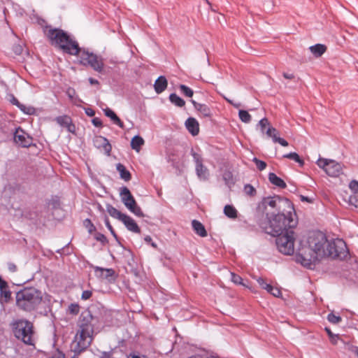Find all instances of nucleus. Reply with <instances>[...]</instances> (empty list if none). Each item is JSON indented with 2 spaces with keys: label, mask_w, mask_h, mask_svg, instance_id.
<instances>
[{
  "label": "nucleus",
  "mask_w": 358,
  "mask_h": 358,
  "mask_svg": "<svg viewBox=\"0 0 358 358\" xmlns=\"http://www.w3.org/2000/svg\"><path fill=\"white\" fill-rule=\"evenodd\" d=\"M45 34L52 45L58 47L65 53L79 56L82 64L89 65L99 73L103 71L104 64L102 59L88 51L81 50L78 42L63 30L48 28Z\"/></svg>",
  "instance_id": "nucleus-1"
},
{
  "label": "nucleus",
  "mask_w": 358,
  "mask_h": 358,
  "mask_svg": "<svg viewBox=\"0 0 358 358\" xmlns=\"http://www.w3.org/2000/svg\"><path fill=\"white\" fill-rule=\"evenodd\" d=\"M326 243V236L321 232H314L306 238L300 240L296 250V262L303 266L312 268L315 266L322 254V248Z\"/></svg>",
  "instance_id": "nucleus-2"
},
{
  "label": "nucleus",
  "mask_w": 358,
  "mask_h": 358,
  "mask_svg": "<svg viewBox=\"0 0 358 358\" xmlns=\"http://www.w3.org/2000/svg\"><path fill=\"white\" fill-rule=\"evenodd\" d=\"M257 210L258 213L265 215L268 218L280 212L294 211V207L288 199L275 195L264 197L259 203Z\"/></svg>",
  "instance_id": "nucleus-3"
},
{
  "label": "nucleus",
  "mask_w": 358,
  "mask_h": 358,
  "mask_svg": "<svg viewBox=\"0 0 358 358\" xmlns=\"http://www.w3.org/2000/svg\"><path fill=\"white\" fill-rule=\"evenodd\" d=\"M294 215H295L294 210L290 213L284 211L268 217L269 227L271 229L269 233L275 235L283 233L287 230H292V229L296 225V221L293 217Z\"/></svg>",
  "instance_id": "nucleus-4"
},
{
  "label": "nucleus",
  "mask_w": 358,
  "mask_h": 358,
  "mask_svg": "<svg viewBox=\"0 0 358 358\" xmlns=\"http://www.w3.org/2000/svg\"><path fill=\"white\" fill-rule=\"evenodd\" d=\"M322 250L324 251V254H322V258L327 257L333 259H343L347 257L348 254L345 241L340 238L330 241H328L326 238V243Z\"/></svg>",
  "instance_id": "nucleus-5"
},
{
  "label": "nucleus",
  "mask_w": 358,
  "mask_h": 358,
  "mask_svg": "<svg viewBox=\"0 0 358 358\" xmlns=\"http://www.w3.org/2000/svg\"><path fill=\"white\" fill-rule=\"evenodd\" d=\"M277 235L275 244L278 251L285 255H292L294 252V232L293 230H287Z\"/></svg>",
  "instance_id": "nucleus-6"
},
{
  "label": "nucleus",
  "mask_w": 358,
  "mask_h": 358,
  "mask_svg": "<svg viewBox=\"0 0 358 358\" xmlns=\"http://www.w3.org/2000/svg\"><path fill=\"white\" fill-rule=\"evenodd\" d=\"M92 327L80 326V330L76 334L73 343L74 350L81 352L85 350L92 341Z\"/></svg>",
  "instance_id": "nucleus-7"
},
{
  "label": "nucleus",
  "mask_w": 358,
  "mask_h": 358,
  "mask_svg": "<svg viewBox=\"0 0 358 358\" xmlns=\"http://www.w3.org/2000/svg\"><path fill=\"white\" fill-rule=\"evenodd\" d=\"M15 325V336L24 343L31 345L33 334L32 324L28 321H19Z\"/></svg>",
  "instance_id": "nucleus-8"
},
{
  "label": "nucleus",
  "mask_w": 358,
  "mask_h": 358,
  "mask_svg": "<svg viewBox=\"0 0 358 358\" xmlns=\"http://www.w3.org/2000/svg\"><path fill=\"white\" fill-rule=\"evenodd\" d=\"M41 300V297L34 296V294L31 292H17L16 294V302L17 306L25 310L33 309L34 305L38 303Z\"/></svg>",
  "instance_id": "nucleus-9"
},
{
  "label": "nucleus",
  "mask_w": 358,
  "mask_h": 358,
  "mask_svg": "<svg viewBox=\"0 0 358 358\" xmlns=\"http://www.w3.org/2000/svg\"><path fill=\"white\" fill-rule=\"evenodd\" d=\"M120 196L123 203L131 213L136 216L144 217L143 213L141 208L137 206L136 200L127 187H124L121 189Z\"/></svg>",
  "instance_id": "nucleus-10"
},
{
  "label": "nucleus",
  "mask_w": 358,
  "mask_h": 358,
  "mask_svg": "<svg viewBox=\"0 0 358 358\" xmlns=\"http://www.w3.org/2000/svg\"><path fill=\"white\" fill-rule=\"evenodd\" d=\"M317 164L331 177H338L342 173V166L341 164L334 160L320 158L317 162Z\"/></svg>",
  "instance_id": "nucleus-11"
},
{
  "label": "nucleus",
  "mask_w": 358,
  "mask_h": 358,
  "mask_svg": "<svg viewBox=\"0 0 358 358\" xmlns=\"http://www.w3.org/2000/svg\"><path fill=\"white\" fill-rule=\"evenodd\" d=\"M14 141L17 145L24 148H28L32 144V138L20 128L15 130Z\"/></svg>",
  "instance_id": "nucleus-12"
},
{
  "label": "nucleus",
  "mask_w": 358,
  "mask_h": 358,
  "mask_svg": "<svg viewBox=\"0 0 358 358\" xmlns=\"http://www.w3.org/2000/svg\"><path fill=\"white\" fill-rule=\"evenodd\" d=\"M93 143L96 148L103 151L107 155H110L112 147L106 138L101 136H95Z\"/></svg>",
  "instance_id": "nucleus-13"
},
{
  "label": "nucleus",
  "mask_w": 358,
  "mask_h": 358,
  "mask_svg": "<svg viewBox=\"0 0 358 358\" xmlns=\"http://www.w3.org/2000/svg\"><path fill=\"white\" fill-rule=\"evenodd\" d=\"M121 221L124 223V224L129 231H131L136 234L141 233V229L138 226L135 220L130 216L125 214L124 216H123Z\"/></svg>",
  "instance_id": "nucleus-14"
},
{
  "label": "nucleus",
  "mask_w": 358,
  "mask_h": 358,
  "mask_svg": "<svg viewBox=\"0 0 358 358\" xmlns=\"http://www.w3.org/2000/svg\"><path fill=\"white\" fill-rule=\"evenodd\" d=\"M185 126L192 135L196 136L199 134V124L195 118L189 117L185 122Z\"/></svg>",
  "instance_id": "nucleus-15"
},
{
  "label": "nucleus",
  "mask_w": 358,
  "mask_h": 358,
  "mask_svg": "<svg viewBox=\"0 0 358 358\" xmlns=\"http://www.w3.org/2000/svg\"><path fill=\"white\" fill-rule=\"evenodd\" d=\"M168 86V81L164 76H159L155 82L154 88L157 94L162 93Z\"/></svg>",
  "instance_id": "nucleus-16"
},
{
  "label": "nucleus",
  "mask_w": 358,
  "mask_h": 358,
  "mask_svg": "<svg viewBox=\"0 0 358 358\" xmlns=\"http://www.w3.org/2000/svg\"><path fill=\"white\" fill-rule=\"evenodd\" d=\"M104 114L106 117L110 118V120L113 122L114 124L119 126L120 128H124V123L119 118V117L115 114V113L112 110L109 108H106L103 110Z\"/></svg>",
  "instance_id": "nucleus-17"
},
{
  "label": "nucleus",
  "mask_w": 358,
  "mask_h": 358,
  "mask_svg": "<svg viewBox=\"0 0 358 358\" xmlns=\"http://www.w3.org/2000/svg\"><path fill=\"white\" fill-rule=\"evenodd\" d=\"M192 103L195 109L199 111L202 116L210 117L211 115L210 109L207 105L197 103L194 100H192Z\"/></svg>",
  "instance_id": "nucleus-18"
},
{
  "label": "nucleus",
  "mask_w": 358,
  "mask_h": 358,
  "mask_svg": "<svg viewBox=\"0 0 358 358\" xmlns=\"http://www.w3.org/2000/svg\"><path fill=\"white\" fill-rule=\"evenodd\" d=\"M192 228L195 233L201 237L207 236V231L203 224L198 220H194L192 222Z\"/></svg>",
  "instance_id": "nucleus-19"
},
{
  "label": "nucleus",
  "mask_w": 358,
  "mask_h": 358,
  "mask_svg": "<svg viewBox=\"0 0 358 358\" xmlns=\"http://www.w3.org/2000/svg\"><path fill=\"white\" fill-rule=\"evenodd\" d=\"M268 180L271 183H272L273 185H274L280 188L284 189L287 187V185L285 182V181L282 179H281L280 178H279L278 176H277L273 173H270L268 174Z\"/></svg>",
  "instance_id": "nucleus-20"
},
{
  "label": "nucleus",
  "mask_w": 358,
  "mask_h": 358,
  "mask_svg": "<svg viewBox=\"0 0 358 358\" xmlns=\"http://www.w3.org/2000/svg\"><path fill=\"white\" fill-rule=\"evenodd\" d=\"M96 275L101 278L108 279L113 277L115 272L111 268H96L95 270Z\"/></svg>",
  "instance_id": "nucleus-21"
},
{
  "label": "nucleus",
  "mask_w": 358,
  "mask_h": 358,
  "mask_svg": "<svg viewBox=\"0 0 358 358\" xmlns=\"http://www.w3.org/2000/svg\"><path fill=\"white\" fill-rule=\"evenodd\" d=\"M116 169L119 172L120 178L122 179H123L125 181H129L131 180V175L130 172L128 170H127L126 167L123 164L120 163L117 164L116 166Z\"/></svg>",
  "instance_id": "nucleus-22"
},
{
  "label": "nucleus",
  "mask_w": 358,
  "mask_h": 358,
  "mask_svg": "<svg viewBox=\"0 0 358 358\" xmlns=\"http://www.w3.org/2000/svg\"><path fill=\"white\" fill-rule=\"evenodd\" d=\"M197 176L201 180H207L209 176L208 169L202 164L196 165Z\"/></svg>",
  "instance_id": "nucleus-23"
},
{
  "label": "nucleus",
  "mask_w": 358,
  "mask_h": 358,
  "mask_svg": "<svg viewBox=\"0 0 358 358\" xmlns=\"http://www.w3.org/2000/svg\"><path fill=\"white\" fill-rule=\"evenodd\" d=\"M310 52L316 57H321L327 50V47L322 44H316L310 47Z\"/></svg>",
  "instance_id": "nucleus-24"
},
{
  "label": "nucleus",
  "mask_w": 358,
  "mask_h": 358,
  "mask_svg": "<svg viewBox=\"0 0 358 358\" xmlns=\"http://www.w3.org/2000/svg\"><path fill=\"white\" fill-rule=\"evenodd\" d=\"M145 141L140 136H135L131 141V147L133 150L136 152H139L142 145H143Z\"/></svg>",
  "instance_id": "nucleus-25"
},
{
  "label": "nucleus",
  "mask_w": 358,
  "mask_h": 358,
  "mask_svg": "<svg viewBox=\"0 0 358 358\" xmlns=\"http://www.w3.org/2000/svg\"><path fill=\"white\" fill-rule=\"evenodd\" d=\"M106 210L111 217L116 218L120 221L122 219L123 216H124L125 215L124 213H122L120 210H118L111 205H108L106 206Z\"/></svg>",
  "instance_id": "nucleus-26"
},
{
  "label": "nucleus",
  "mask_w": 358,
  "mask_h": 358,
  "mask_svg": "<svg viewBox=\"0 0 358 358\" xmlns=\"http://www.w3.org/2000/svg\"><path fill=\"white\" fill-rule=\"evenodd\" d=\"M82 324L80 326L91 327L90 324L93 320V316L90 310H86L82 313Z\"/></svg>",
  "instance_id": "nucleus-27"
},
{
  "label": "nucleus",
  "mask_w": 358,
  "mask_h": 358,
  "mask_svg": "<svg viewBox=\"0 0 358 358\" xmlns=\"http://www.w3.org/2000/svg\"><path fill=\"white\" fill-rule=\"evenodd\" d=\"M169 100L173 104L178 107H183L185 105V101L175 93L170 94Z\"/></svg>",
  "instance_id": "nucleus-28"
},
{
  "label": "nucleus",
  "mask_w": 358,
  "mask_h": 358,
  "mask_svg": "<svg viewBox=\"0 0 358 358\" xmlns=\"http://www.w3.org/2000/svg\"><path fill=\"white\" fill-rule=\"evenodd\" d=\"M224 213L229 218H236L237 217V210L236 209L231 205H227L224 206Z\"/></svg>",
  "instance_id": "nucleus-29"
},
{
  "label": "nucleus",
  "mask_w": 358,
  "mask_h": 358,
  "mask_svg": "<svg viewBox=\"0 0 358 358\" xmlns=\"http://www.w3.org/2000/svg\"><path fill=\"white\" fill-rule=\"evenodd\" d=\"M283 157L295 161L296 162L299 163L301 166H303L304 164L303 160L301 159L296 152H290L289 154H286L283 156Z\"/></svg>",
  "instance_id": "nucleus-30"
},
{
  "label": "nucleus",
  "mask_w": 358,
  "mask_h": 358,
  "mask_svg": "<svg viewBox=\"0 0 358 358\" xmlns=\"http://www.w3.org/2000/svg\"><path fill=\"white\" fill-rule=\"evenodd\" d=\"M274 143H278L280 144L282 146L287 147L288 146V142L285 139L279 137V133L278 130L271 136Z\"/></svg>",
  "instance_id": "nucleus-31"
},
{
  "label": "nucleus",
  "mask_w": 358,
  "mask_h": 358,
  "mask_svg": "<svg viewBox=\"0 0 358 358\" xmlns=\"http://www.w3.org/2000/svg\"><path fill=\"white\" fill-rule=\"evenodd\" d=\"M240 120L244 123H249L251 121L252 117L247 110H240L238 112Z\"/></svg>",
  "instance_id": "nucleus-32"
},
{
  "label": "nucleus",
  "mask_w": 358,
  "mask_h": 358,
  "mask_svg": "<svg viewBox=\"0 0 358 358\" xmlns=\"http://www.w3.org/2000/svg\"><path fill=\"white\" fill-rule=\"evenodd\" d=\"M259 285H260V288L262 289H266V291H273V289L278 290V288L273 287L271 284L267 283L262 278H259L257 280Z\"/></svg>",
  "instance_id": "nucleus-33"
},
{
  "label": "nucleus",
  "mask_w": 358,
  "mask_h": 358,
  "mask_svg": "<svg viewBox=\"0 0 358 358\" xmlns=\"http://www.w3.org/2000/svg\"><path fill=\"white\" fill-rule=\"evenodd\" d=\"M56 122L61 126L68 127L71 122V119L67 115L59 116L56 118Z\"/></svg>",
  "instance_id": "nucleus-34"
},
{
  "label": "nucleus",
  "mask_w": 358,
  "mask_h": 358,
  "mask_svg": "<svg viewBox=\"0 0 358 358\" xmlns=\"http://www.w3.org/2000/svg\"><path fill=\"white\" fill-rule=\"evenodd\" d=\"M231 280L234 284L243 285V287L246 288H250L248 285H245L243 282V279L238 275H236L234 273H231Z\"/></svg>",
  "instance_id": "nucleus-35"
},
{
  "label": "nucleus",
  "mask_w": 358,
  "mask_h": 358,
  "mask_svg": "<svg viewBox=\"0 0 358 358\" xmlns=\"http://www.w3.org/2000/svg\"><path fill=\"white\" fill-rule=\"evenodd\" d=\"M181 92L187 97H192L194 94L193 90L185 85H180Z\"/></svg>",
  "instance_id": "nucleus-36"
},
{
  "label": "nucleus",
  "mask_w": 358,
  "mask_h": 358,
  "mask_svg": "<svg viewBox=\"0 0 358 358\" xmlns=\"http://www.w3.org/2000/svg\"><path fill=\"white\" fill-rule=\"evenodd\" d=\"M244 192L245 194L250 196H254L257 194L255 188L250 184L245 185L244 186Z\"/></svg>",
  "instance_id": "nucleus-37"
},
{
  "label": "nucleus",
  "mask_w": 358,
  "mask_h": 358,
  "mask_svg": "<svg viewBox=\"0 0 358 358\" xmlns=\"http://www.w3.org/2000/svg\"><path fill=\"white\" fill-rule=\"evenodd\" d=\"M270 124H271L268 120L266 117L262 119L258 124V125L260 127V130L262 133H264L266 131V130L267 129Z\"/></svg>",
  "instance_id": "nucleus-38"
},
{
  "label": "nucleus",
  "mask_w": 358,
  "mask_h": 358,
  "mask_svg": "<svg viewBox=\"0 0 358 358\" xmlns=\"http://www.w3.org/2000/svg\"><path fill=\"white\" fill-rule=\"evenodd\" d=\"M84 225L90 234L93 233L96 230L95 226L90 219H86L84 220Z\"/></svg>",
  "instance_id": "nucleus-39"
},
{
  "label": "nucleus",
  "mask_w": 358,
  "mask_h": 358,
  "mask_svg": "<svg viewBox=\"0 0 358 358\" xmlns=\"http://www.w3.org/2000/svg\"><path fill=\"white\" fill-rule=\"evenodd\" d=\"M253 162L255 163L256 166H257V168L259 170V171H263L266 169V162H264V161H262L256 157H255L253 159Z\"/></svg>",
  "instance_id": "nucleus-40"
},
{
  "label": "nucleus",
  "mask_w": 358,
  "mask_h": 358,
  "mask_svg": "<svg viewBox=\"0 0 358 358\" xmlns=\"http://www.w3.org/2000/svg\"><path fill=\"white\" fill-rule=\"evenodd\" d=\"M327 319L328 320L333 323V324H336V323H338L339 322L341 321V317H339V316H336L335 315H334L333 313H331L328 315L327 317Z\"/></svg>",
  "instance_id": "nucleus-41"
},
{
  "label": "nucleus",
  "mask_w": 358,
  "mask_h": 358,
  "mask_svg": "<svg viewBox=\"0 0 358 358\" xmlns=\"http://www.w3.org/2000/svg\"><path fill=\"white\" fill-rule=\"evenodd\" d=\"M11 292H1L0 293V301L3 303L8 302L10 299Z\"/></svg>",
  "instance_id": "nucleus-42"
},
{
  "label": "nucleus",
  "mask_w": 358,
  "mask_h": 358,
  "mask_svg": "<svg viewBox=\"0 0 358 358\" xmlns=\"http://www.w3.org/2000/svg\"><path fill=\"white\" fill-rule=\"evenodd\" d=\"M94 238L96 241L101 242L103 244H106L108 242L106 237L101 233L96 234Z\"/></svg>",
  "instance_id": "nucleus-43"
},
{
  "label": "nucleus",
  "mask_w": 358,
  "mask_h": 358,
  "mask_svg": "<svg viewBox=\"0 0 358 358\" xmlns=\"http://www.w3.org/2000/svg\"><path fill=\"white\" fill-rule=\"evenodd\" d=\"M350 189L355 193H358V181L352 180L349 184Z\"/></svg>",
  "instance_id": "nucleus-44"
},
{
  "label": "nucleus",
  "mask_w": 358,
  "mask_h": 358,
  "mask_svg": "<svg viewBox=\"0 0 358 358\" xmlns=\"http://www.w3.org/2000/svg\"><path fill=\"white\" fill-rule=\"evenodd\" d=\"M20 110L23 111L26 114L31 115L34 113V108L32 107H27L24 105H22L20 107Z\"/></svg>",
  "instance_id": "nucleus-45"
},
{
  "label": "nucleus",
  "mask_w": 358,
  "mask_h": 358,
  "mask_svg": "<svg viewBox=\"0 0 358 358\" xmlns=\"http://www.w3.org/2000/svg\"><path fill=\"white\" fill-rule=\"evenodd\" d=\"M80 307L78 304H71L69 306V311L71 314L76 315L79 312Z\"/></svg>",
  "instance_id": "nucleus-46"
},
{
  "label": "nucleus",
  "mask_w": 358,
  "mask_h": 358,
  "mask_svg": "<svg viewBox=\"0 0 358 358\" xmlns=\"http://www.w3.org/2000/svg\"><path fill=\"white\" fill-rule=\"evenodd\" d=\"M272 294L274 297L281 299L282 300H287L289 296L287 294H283L282 292H273Z\"/></svg>",
  "instance_id": "nucleus-47"
},
{
  "label": "nucleus",
  "mask_w": 358,
  "mask_h": 358,
  "mask_svg": "<svg viewBox=\"0 0 358 358\" xmlns=\"http://www.w3.org/2000/svg\"><path fill=\"white\" fill-rule=\"evenodd\" d=\"M277 131V129L274 127H273L272 126H271V124L269 125V127L267 128V129L266 130V131L264 133H266V134L267 135L268 137L271 138V136Z\"/></svg>",
  "instance_id": "nucleus-48"
},
{
  "label": "nucleus",
  "mask_w": 358,
  "mask_h": 358,
  "mask_svg": "<svg viewBox=\"0 0 358 358\" xmlns=\"http://www.w3.org/2000/svg\"><path fill=\"white\" fill-rule=\"evenodd\" d=\"M105 223H106V226L107 227V228L109 229V231H110V233L113 234V236L114 237H117V235L115 232V230L113 229V227L110 225V222L108 220V218L106 219L105 220Z\"/></svg>",
  "instance_id": "nucleus-49"
},
{
  "label": "nucleus",
  "mask_w": 358,
  "mask_h": 358,
  "mask_svg": "<svg viewBox=\"0 0 358 358\" xmlns=\"http://www.w3.org/2000/svg\"><path fill=\"white\" fill-rule=\"evenodd\" d=\"M192 156H193L194 160V162L196 163V165H199V164H202V159H201V156L199 154L194 152L192 154Z\"/></svg>",
  "instance_id": "nucleus-50"
},
{
  "label": "nucleus",
  "mask_w": 358,
  "mask_h": 358,
  "mask_svg": "<svg viewBox=\"0 0 358 358\" xmlns=\"http://www.w3.org/2000/svg\"><path fill=\"white\" fill-rule=\"evenodd\" d=\"M8 287V283L0 276V290L3 291Z\"/></svg>",
  "instance_id": "nucleus-51"
},
{
  "label": "nucleus",
  "mask_w": 358,
  "mask_h": 358,
  "mask_svg": "<svg viewBox=\"0 0 358 358\" xmlns=\"http://www.w3.org/2000/svg\"><path fill=\"white\" fill-rule=\"evenodd\" d=\"M92 123L95 126V127H101L102 126V122L101 120L98 118V117H95L92 120Z\"/></svg>",
  "instance_id": "nucleus-52"
},
{
  "label": "nucleus",
  "mask_w": 358,
  "mask_h": 358,
  "mask_svg": "<svg viewBox=\"0 0 358 358\" xmlns=\"http://www.w3.org/2000/svg\"><path fill=\"white\" fill-rule=\"evenodd\" d=\"M350 203L353 204L356 208H358V199H357L356 196H350Z\"/></svg>",
  "instance_id": "nucleus-53"
},
{
  "label": "nucleus",
  "mask_w": 358,
  "mask_h": 358,
  "mask_svg": "<svg viewBox=\"0 0 358 358\" xmlns=\"http://www.w3.org/2000/svg\"><path fill=\"white\" fill-rule=\"evenodd\" d=\"M8 268L10 272H15L17 271V266L13 263H9L8 264Z\"/></svg>",
  "instance_id": "nucleus-54"
},
{
  "label": "nucleus",
  "mask_w": 358,
  "mask_h": 358,
  "mask_svg": "<svg viewBox=\"0 0 358 358\" xmlns=\"http://www.w3.org/2000/svg\"><path fill=\"white\" fill-rule=\"evenodd\" d=\"M10 102L13 104L17 106L18 108H20V107L23 105L21 104L19 101L14 96L12 97V99L10 100Z\"/></svg>",
  "instance_id": "nucleus-55"
},
{
  "label": "nucleus",
  "mask_w": 358,
  "mask_h": 358,
  "mask_svg": "<svg viewBox=\"0 0 358 358\" xmlns=\"http://www.w3.org/2000/svg\"><path fill=\"white\" fill-rule=\"evenodd\" d=\"M85 113L90 117H93L95 114V112L94 111V110H92L91 108L86 109Z\"/></svg>",
  "instance_id": "nucleus-56"
},
{
  "label": "nucleus",
  "mask_w": 358,
  "mask_h": 358,
  "mask_svg": "<svg viewBox=\"0 0 358 358\" xmlns=\"http://www.w3.org/2000/svg\"><path fill=\"white\" fill-rule=\"evenodd\" d=\"M325 331L328 334L329 336L333 340L334 338L337 337L336 335L333 334V333L331 331V330L328 328H325Z\"/></svg>",
  "instance_id": "nucleus-57"
},
{
  "label": "nucleus",
  "mask_w": 358,
  "mask_h": 358,
  "mask_svg": "<svg viewBox=\"0 0 358 358\" xmlns=\"http://www.w3.org/2000/svg\"><path fill=\"white\" fill-rule=\"evenodd\" d=\"M92 292H83L82 298L83 299H88L91 297Z\"/></svg>",
  "instance_id": "nucleus-58"
},
{
  "label": "nucleus",
  "mask_w": 358,
  "mask_h": 358,
  "mask_svg": "<svg viewBox=\"0 0 358 358\" xmlns=\"http://www.w3.org/2000/svg\"><path fill=\"white\" fill-rule=\"evenodd\" d=\"M225 99L227 100V102H229L230 104H231L232 106H234L235 108H239L241 104L240 103H234L231 100L227 99V98H225Z\"/></svg>",
  "instance_id": "nucleus-59"
},
{
  "label": "nucleus",
  "mask_w": 358,
  "mask_h": 358,
  "mask_svg": "<svg viewBox=\"0 0 358 358\" xmlns=\"http://www.w3.org/2000/svg\"><path fill=\"white\" fill-rule=\"evenodd\" d=\"M283 77L286 79H290V80L294 78V76L293 74H289L287 73H283Z\"/></svg>",
  "instance_id": "nucleus-60"
},
{
  "label": "nucleus",
  "mask_w": 358,
  "mask_h": 358,
  "mask_svg": "<svg viewBox=\"0 0 358 358\" xmlns=\"http://www.w3.org/2000/svg\"><path fill=\"white\" fill-rule=\"evenodd\" d=\"M89 82L91 85H99V83L97 80L94 79L92 78H89Z\"/></svg>",
  "instance_id": "nucleus-61"
},
{
  "label": "nucleus",
  "mask_w": 358,
  "mask_h": 358,
  "mask_svg": "<svg viewBox=\"0 0 358 358\" xmlns=\"http://www.w3.org/2000/svg\"><path fill=\"white\" fill-rule=\"evenodd\" d=\"M145 241L149 243L152 241V238L150 236H147L146 237H145Z\"/></svg>",
  "instance_id": "nucleus-62"
},
{
  "label": "nucleus",
  "mask_w": 358,
  "mask_h": 358,
  "mask_svg": "<svg viewBox=\"0 0 358 358\" xmlns=\"http://www.w3.org/2000/svg\"><path fill=\"white\" fill-rule=\"evenodd\" d=\"M354 352L358 356V347L355 348Z\"/></svg>",
  "instance_id": "nucleus-63"
},
{
  "label": "nucleus",
  "mask_w": 358,
  "mask_h": 358,
  "mask_svg": "<svg viewBox=\"0 0 358 358\" xmlns=\"http://www.w3.org/2000/svg\"><path fill=\"white\" fill-rule=\"evenodd\" d=\"M302 200H308L307 198L304 197V196H302Z\"/></svg>",
  "instance_id": "nucleus-64"
}]
</instances>
